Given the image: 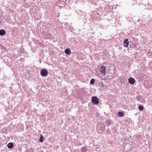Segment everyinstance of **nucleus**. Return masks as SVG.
<instances>
[{
    "label": "nucleus",
    "mask_w": 152,
    "mask_h": 152,
    "mask_svg": "<svg viewBox=\"0 0 152 152\" xmlns=\"http://www.w3.org/2000/svg\"><path fill=\"white\" fill-rule=\"evenodd\" d=\"M111 120L110 119H107L106 121V124L107 126H109L111 125Z\"/></svg>",
    "instance_id": "nucleus-7"
},
{
    "label": "nucleus",
    "mask_w": 152,
    "mask_h": 152,
    "mask_svg": "<svg viewBox=\"0 0 152 152\" xmlns=\"http://www.w3.org/2000/svg\"><path fill=\"white\" fill-rule=\"evenodd\" d=\"M44 139V137L42 135L40 137V139L39 140V141L40 142H43Z\"/></svg>",
    "instance_id": "nucleus-13"
},
{
    "label": "nucleus",
    "mask_w": 152,
    "mask_h": 152,
    "mask_svg": "<svg viewBox=\"0 0 152 152\" xmlns=\"http://www.w3.org/2000/svg\"><path fill=\"white\" fill-rule=\"evenodd\" d=\"M97 131L99 134L104 132L105 129L104 125L102 123H99L97 125Z\"/></svg>",
    "instance_id": "nucleus-1"
},
{
    "label": "nucleus",
    "mask_w": 152,
    "mask_h": 152,
    "mask_svg": "<svg viewBox=\"0 0 152 152\" xmlns=\"http://www.w3.org/2000/svg\"><path fill=\"white\" fill-rule=\"evenodd\" d=\"M65 53L67 55H69L71 53V52L70 49L69 48L66 49L65 50Z\"/></svg>",
    "instance_id": "nucleus-8"
},
{
    "label": "nucleus",
    "mask_w": 152,
    "mask_h": 152,
    "mask_svg": "<svg viewBox=\"0 0 152 152\" xmlns=\"http://www.w3.org/2000/svg\"><path fill=\"white\" fill-rule=\"evenodd\" d=\"M58 111L60 113H63L64 110L63 108H60L58 109Z\"/></svg>",
    "instance_id": "nucleus-15"
},
{
    "label": "nucleus",
    "mask_w": 152,
    "mask_h": 152,
    "mask_svg": "<svg viewBox=\"0 0 152 152\" xmlns=\"http://www.w3.org/2000/svg\"><path fill=\"white\" fill-rule=\"evenodd\" d=\"M124 46L126 47H128L129 44L128 39H125L124 41Z\"/></svg>",
    "instance_id": "nucleus-6"
},
{
    "label": "nucleus",
    "mask_w": 152,
    "mask_h": 152,
    "mask_svg": "<svg viewBox=\"0 0 152 152\" xmlns=\"http://www.w3.org/2000/svg\"><path fill=\"white\" fill-rule=\"evenodd\" d=\"M8 147L9 148H12L13 146V145L12 142H10L8 143L7 144Z\"/></svg>",
    "instance_id": "nucleus-10"
},
{
    "label": "nucleus",
    "mask_w": 152,
    "mask_h": 152,
    "mask_svg": "<svg viewBox=\"0 0 152 152\" xmlns=\"http://www.w3.org/2000/svg\"><path fill=\"white\" fill-rule=\"evenodd\" d=\"M118 116L119 117H122L124 116V114L122 112H119L118 113Z\"/></svg>",
    "instance_id": "nucleus-12"
},
{
    "label": "nucleus",
    "mask_w": 152,
    "mask_h": 152,
    "mask_svg": "<svg viewBox=\"0 0 152 152\" xmlns=\"http://www.w3.org/2000/svg\"><path fill=\"white\" fill-rule=\"evenodd\" d=\"M128 80L129 83L131 84H134L135 83L134 79L132 77L129 78Z\"/></svg>",
    "instance_id": "nucleus-5"
},
{
    "label": "nucleus",
    "mask_w": 152,
    "mask_h": 152,
    "mask_svg": "<svg viewBox=\"0 0 152 152\" xmlns=\"http://www.w3.org/2000/svg\"><path fill=\"white\" fill-rule=\"evenodd\" d=\"M139 109L141 111H142L144 109V107L143 106L141 105H140L138 107Z\"/></svg>",
    "instance_id": "nucleus-14"
},
{
    "label": "nucleus",
    "mask_w": 152,
    "mask_h": 152,
    "mask_svg": "<svg viewBox=\"0 0 152 152\" xmlns=\"http://www.w3.org/2000/svg\"><path fill=\"white\" fill-rule=\"evenodd\" d=\"M90 83L91 84H93L94 83V79H92L90 81Z\"/></svg>",
    "instance_id": "nucleus-16"
},
{
    "label": "nucleus",
    "mask_w": 152,
    "mask_h": 152,
    "mask_svg": "<svg viewBox=\"0 0 152 152\" xmlns=\"http://www.w3.org/2000/svg\"><path fill=\"white\" fill-rule=\"evenodd\" d=\"M48 74V71L47 69H43L41 71V75L43 77H46Z\"/></svg>",
    "instance_id": "nucleus-3"
},
{
    "label": "nucleus",
    "mask_w": 152,
    "mask_h": 152,
    "mask_svg": "<svg viewBox=\"0 0 152 152\" xmlns=\"http://www.w3.org/2000/svg\"><path fill=\"white\" fill-rule=\"evenodd\" d=\"M92 103L94 104H98L99 102L98 98L95 96H93L92 97Z\"/></svg>",
    "instance_id": "nucleus-2"
},
{
    "label": "nucleus",
    "mask_w": 152,
    "mask_h": 152,
    "mask_svg": "<svg viewBox=\"0 0 152 152\" xmlns=\"http://www.w3.org/2000/svg\"><path fill=\"white\" fill-rule=\"evenodd\" d=\"M149 56H151L152 55V53L151 52H150V51H148L147 52Z\"/></svg>",
    "instance_id": "nucleus-17"
},
{
    "label": "nucleus",
    "mask_w": 152,
    "mask_h": 152,
    "mask_svg": "<svg viewBox=\"0 0 152 152\" xmlns=\"http://www.w3.org/2000/svg\"><path fill=\"white\" fill-rule=\"evenodd\" d=\"M106 67L104 66H102L99 68L100 72L104 75L106 73Z\"/></svg>",
    "instance_id": "nucleus-4"
},
{
    "label": "nucleus",
    "mask_w": 152,
    "mask_h": 152,
    "mask_svg": "<svg viewBox=\"0 0 152 152\" xmlns=\"http://www.w3.org/2000/svg\"><path fill=\"white\" fill-rule=\"evenodd\" d=\"M6 34V31L5 30L1 29L0 30V35L2 36Z\"/></svg>",
    "instance_id": "nucleus-9"
},
{
    "label": "nucleus",
    "mask_w": 152,
    "mask_h": 152,
    "mask_svg": "<svg viewBox=\"0 0 152 152\" xmlns=\"http://www.w3.org/2000/svg\"><path fill=\"white\" fill-rule=\"evenodd\" d=\"M87 150L86 148L85 147H82L81 148V151L82 152H86Z\"/></svg>",
    "instance_id": "nucleus-11"
}]
</instances>
